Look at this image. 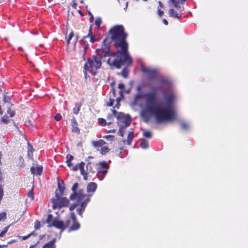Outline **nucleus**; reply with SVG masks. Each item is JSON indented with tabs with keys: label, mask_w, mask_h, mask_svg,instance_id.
I'll list each match as a JSON object with an SVG mask.
<instances>
[{
	"label": "nucleus",
	"mask_w": 248,
	"mask_h": 248,
	"mask_svg": "<svg viewBox=\"0 0 248 248\" xmlns=\"http://www.w3.org/2000/svg\"><path fill=\"white\" fill-rule=\"evenodd\" d=\"M163 95L167 104L163 107L160 105H156L157 93L155 90L136 94L134 97V102L138 103L140 100L144 99L145 104L144 106L141 104L140 107H143L147 112L153 114L157 123L171 121L176 117L173 104L176 97L171 90L164 91Z\"/></svg>",
	"instance_id": "obj_1"
},
{
	"label": "nucleus",
	"mask_w": 248,
	"mask_h": 248,
	"mask_svg": "<svg viewBox=\"0 0 248 248\" xmlns=\"http://www.w3.org/2000/svg\"><path fill=\"white\" fill-rule=\"evenodd\" d=\"M127 36L124 28L122 25L113 26L108 31L107 39L110 38L113 45L118 53L128 52V44L126 41Z\"/></svg>",
	"instance_id": "obj_2"
},
{
	"label": "nucleus",
	"mask_w": 248,
	"mask_h": 248,
	"mask_svg": "<svg viewBox=\"0 0 248 248\" xmlns=\"http://www.w3.org/2000/svg\"><path fill=\"white\" fill-rule=\"evenodd\" d=\"M108 62L111 69H120L123 67L122 71L118 75H121L124 78H128L129 73L128 68L132 63V58L129 52L122 53L116 59L108 60Z\"/></svg>",
	"instance_id": "obj_3"
},
{
	"label": "nucleus",
	"mask_w": 248,
	"mask_h": 248,
	"mask_svg": "<svg viewBox=\"0 0 248 248\" xmlns=\"http://www.w3.org/2000/svg\"><path fill=\"white\" fill-rule=\"evenodd\" d=\"M96 54L100 55L104 58L109 57V58L106 61V62L109 65L108 60L116 59L122 53H118V50L116 52H111L110 48V42H108L107 38L104 39L101 47L95 50Z\"/></svg>",
	"instance_id": "obj_4"
},
{
	"label": "nucleus",
	"mask_w": 248,
	"mask_h": 248,
	"mask_svg": "<svg viewBox=\"0 0 248 248\" xmlns=\"http://www.w3.org/2000/svg\"><path fill=\"white\" fill-rule=\"evenodd\" d=\"M79 184L78 183H75L73 185L71 190L72 194L70 196L71 200H77L78 203H86L87 204L90 201L91 195L85 193V190L83 188L78 189Z\"/></svg>",
	"instance_id": "obj_5"
},
{
	"label": "nucleus",
	"mask_w": 248,
	"mask_h": 248,
	"mask_svg": "<svg viewBox=\"0 0 248 248\" xmlns=\"http://www.w3.org/2000/svg\"><path fill=\"white\" fill-rule=\"evenodd\" d=\"M57 190L55 192L56 198L51 199L52 208L56 209L61 207L67 206L69 203V200L65 197H61Z\"/></svg>",
	"instance_id": "obj_6"
},
{
	"label": "nucleus",
	"mask_w": 248,
	"mask_h": 248,
	"mask_svg": "<svg viewBox=\"0 0 248 248\" xmlns=\"http://www.w3.org/2000/svg\"><path fill=\"white\" fill-rule=\"evenodd\" d=\"M112 112L118 121L125 124V126H129L130 125L131 119L129 115H125L123 112H118L114 109L112 110Z\"/></svg>",
	"instance_id": "obj_7"
},
{
	"label": "nucleus",
	"mask_w": 248,
	"mask_h": 248,
	"mask_svg": "<svg viewBox=\"0 0 248 248\" xmlns=\"http://www.w3.org/2000/svg\"><path fill=\"white\" fill-rule=\"evenodd\" d=\"M108 168L109 165L106 162H99L97 168V174L98 176L102 175L103 177L108 172Z\"/></svg>",
	"instance_id": "obj_8"
},
{
	"label": "nucleus",
	"mask_w": 248,
	"mask_h": 248,
	"mask_svg": "<svg viewBox=\"0 0 248 248\" xmlns=\"http://www.w3.org/2000/svg\"><path fill=\"white\" fill-rule=\"evenodd\" d=\"M85 165L84 162H81L79 164H77L74 166H73L72 170L76 171L79 169L80 171V174L83 176L84 179L87 180L88 172L87 170H86L84 169Z\"/></svg>",
	"instance_id": "obj_9"
},
{
	"label": "nucleus",
	"mask_w": 248,
	"mask_h": 248,
	"mask_svg": "<svg viewBox=\"0 0 248 248\" xmlns=\"http://www.w3.org/2000/svg\"><path fill=\"white\" fill-rule=\"evenodd\" d=\"M70 215L73 223L72 225L70 227H69L68 232H72L78 230V229H79L80 225L78 221L77 220L75 213L71 212Z\"/></svg>",
	"instance_id": "obj_10"
},
{
	"label": "nucleus",
	"mask_w": 248,
	"mask_h": 248,
	"mask_svg": "<svg viewBox=\"0 0 248 248\" xmlns=\"http://www.w3.org/2000/svg\"><path fill=\"white\" fill-rule=\"evenodd\" d=\"M48 227H54L60 230L61 232L64 231V222L62 220H59L57 219H54L52 223L48 225Z\"/></svg>",
	"instance_id": "obj_11"
},
{
	"label": "nucleus",
	"mask_w": 248,
	"mask_h": 248,
	"mask_svg": "<svg viewBox=\"0 0 248 248\" xmlns=\"http://www.w3.org/2000/svg\"><path fill=\"white\" fill-rule=\"evenodd\" d=\"M142 71L147 74L149 80L154 79L156 76V71L155 69H151L149 68H143Z\"/></svg>",
	"instance_id": "obj_12"
},
{
	"label": "nucleus",
	"mask_w": 248,
	"mask_h": 248,
	"mask_svg": "<svg viewBox=\"0 0 248 248\" xmlns=\"http://www.w3.org/2000/svg\"><path fill=\"white\" fill-rule=\"evenodd\" d=\"M97 184L94 182H90L87 186V192L89 195H91V197L93 194L97 189Z\"/></svg>",
	"instance_id": "obj_13"
},
{
	"label": "nucleus",
	"mask_w": 248,
	"mask_h": 248,
	"mask_svg": "<svg viewBox=\"0 0 248 248\" xmlns=\"http://www.w3.org/2000/svg\"><path fill=\"white\" fill-rule=\"evenodd\" d=\"M84 68L85 71L88 70L91 71L93 69H95V64L93 59L89 58L87 60V61L85 62Z\"/></svg>",
	"instance_id": "obj_14"
},
{
	"label": "nucleus",
	"mask_w": 248,
	"mask_h": 248,
	"mask_svg": "<svg viewBox=\"0 0 248 248\" xmlns=\"http://www.w3.org/2000/svg\"><path fill=\"white\" fill-rule=\"evenodd\" d=\"M92 26L93 25H90L87 35L84 36L83 37V39H85L87 38L90 37V42L92 43H93L95 42L98 41V40L95 37L94 35L93 34Z\"/></svg>",
	"instance_id": "obj_15"
},
{
	"label": "nucleus",
	"mask_w": 248,
	"mask_h": 248,
	"mask_svg": "<svg viewBox=\"0 0 248 248\" xmlns=\"http://www.w3.org/2000/svg\"><path fill=\"white\" fill-rule=\"evenodd\" d=\"M176 9L178 11H179V12H177L174 11V9H170L169 10V14L170 16V17H172L175 19H179L180 18V17L182 16V14H181L182 9H181V7L180 9L179 8L178 10L177 8H176Z\"/></svg>",
	"instance_id": "obj_16"
},
{
	"label": "nucleus",
	"mask_w": 248,
	"mask_h": 248,
	"mask_svg": "<svg viewBox=\"0 0 248 248\" xmlns=\"http://www.w3.org/2000/svg\"><path fill=\"white\" fill-rule=\"evenodd\" d=\"M104 58L100 56L99 55L96 54V55L94 56L93 61L95 64V69H99L102 65L101 60H103L104 62L106 61L105 60H103Z\"/></svg>",
	"instance_id": "obj_17"
},
{
	"label": "nucleus",
	"mask_w": 248,
	"mask_h": 248,
	"mask_svg": "<svg viewBox=\"0 0 248 248\" xmlns=\"http://www.w3.org/2000/svg\"><path fill=\"white\" fill-rule=\"evenodd\" d=\"M72 131L78 134L80 133V129L78 127V124L75 117H73L71 120Z\"/></svg>",
	"instance_id": "obj_18"
},
{
	"label": "nucleus",
	"mask_w": 248,
	"mask_h": 248,
	"mask_svg": "<svg viewBox=\"0 0 248 248\" xmlns=\"http://www.w3.org/2000/svg\"><path fill=\"white\" fill-rule=\"evenodd\" d=\"M43 171V167L42 166H37L34 167L32 166L31 168V171L33 174H38L40 175Z\"/></svg>",
	"instance_id": "obj_19"
},
{
	"label": "nucleus",
	"mask_w": 248,
	"mask_h": 248,
	"mask_svg": "<svg viewBox=\"0 0 248 248\" xmlns=\"http://www.w3.org/2000/svg\"><path fill=\"white\" fill-rule=\"evenodd\" d=\"M105 144H106V142L103 140H98L93 141L92 142L93 146L97 148V150H99V148H101Z\"/></svg>",
	"instance_id": "obj_20"
},
{
	"label": "nucleus",
	"mask_w": 248,
	"mask_h": 248,
	"mask_svg": "<svg viewBox=\"0 0 248 248\" xmlns=\"http://www.w3.org/2000/svg\"><path fill=\"white\" fill-rule=\"evenodd\" d=\"M96 164L94 162H88L86 165L88 173L90 172L94 173L96 169Z\"/></svg>",
	"instance_id": "obj_21"
},
{
	"label": "nucleus",
	"mask_w": 248,
	"mask_h": 248,
	"mask_svg": "<svg viewBox=\"0 0 248 248\" xmlns=\"http://www.w3.org/2000/svg\"><path fill=\"white\" fill-rule=\"evenodd\" d=\"M83 102H77L75 104L74 107L73 108V112L74 114L77 115L80 110L81 106L82 105Z\"/></svg>",
	"instance_id": "obj_22"
},
{
	"label": "nucleus",
	"mask_w": 248,
	"mask_h": 248,
	"mask_svg": "<svg viewBox=\"0 0 248 248\" xmlns=\"http://www.w3.org/2000/svg\"><path fill=\"white\" fill-rule=\"evenodd\" d=\"M34 150L33 148V146L31 145L30 143H28V153H27V156L29 159H32L33 157V153Z\"/></svg>",
	"instance_id": "obj_23"
},
{
	"label": "nucleus",
	"mask_w": 248,
	"mask_h": 248,
	"mask_svg": "<svg viewBox=\"0 0 248 248\" xmlns=\"http://www.w3.org/2000/svg\"><path fill=\"white\" fill-rule=\"evenodd\" d=\"M56 239L53 238L50 241L44 245L42 248H56Z\"/></svg>",
	"instance_id": "obj_24"
},
{
	"label": "nucleus",
	"mask_w": 248,
	"mask_h": 248,
	"mask_svg": "<svg viewBox=\"0 0 248 248\" xmlns=\"http://www.w3.org/2000/svg\"><path fill=\"white\" fill-rule=\"evenodd\" d=\"M80 203V208H78L77 209V213L80 216L82 217V213L84 211L87 204L86 203Z\"/></svg>",
	"instance_id": "obj_25"
},
{
	"label": "nucleus",
	"mask_w": 248,
	"mask_h": 248,
	"mask_svg": "<svg viewBox=\"0 0 248 248\" xmlns=\"http://www.w3.org/2000/svg\"><path fill=\"white\" fill-rule=\"evenodd\" d=\"M133 138H134L133 131H129L128 132V135L127 137V140H126V142H127V145H130L131 144V143H132Z\"/></svg>",
	"instance_id": "obj_26"
},
{
	"label": "nucleus",
	"mask_w": 248,
	"mask_h": 248,
	"mask_svg": "<svg viewBox=\"0 0 248 248\" xmlns=\"http://www.w3.org/2000/svg\"><path fill=\"white\" fill-rule=\"evenodd\" d=\"M66 160L65 162L67 164V165L69 167H71L73 166V163L71 161L74 159V156L72 155H67L66 157Z\"/></svg>",
	"instance_id": "obj_27"
},
{
	"label": "nucleus",
	"mask_w": 248,
	"mask_h": 248,
	"mask_svg": "<svg viewBox=\"0 0 248 248\" xmlns=\"http://www.w3.org/2000/svg\"><path fill=\"white\" fill-rule=\"evenodd\" d=\"M98 151L102 155H105L109 152L110 149L107 146H103Z\"/></svg>",
	"instance_id": "obj_28"
},
{
	"label": "nucleus",
	"mask_w": 248,
	"mask_h": 248,
	"mask_svg": "<svg viewBox=\"0 0 248 248\" xmlns=\"http://www.w3.org/2000/svg\"><path fill=\"white\" fill-rule=\"evenodd\" d=\"M127 126H125V124L124 125H121L119 129V134L121 137H123L124 136V133L125 132V129Z\"/></svg>",
	"instance_id": "obj_29"
},
{
	"label": "nucleus",
	"mask_w": 248,
	"mask_h": 248,
	"mask_svg": "<svg viewBox=\"0 0 248 248\" xmlns=\"http://www.w3.org/2000/svg\"><path fill=\"white\" fill-rule=\"evenodd\" d=\"M58 189H57V190L58 192L59 193V194L60 195V196L62 195L63 194L64 189H65L64 186H62L61 185V184L59 183H58Z\"/></svg>",
	"instance_id": "obj_30"
},
{
	"label": "nucleus",
	"mask_w": 248,
	"mask_h": 248,
	"mask_svg": "<svg viewBox=\"0 0 248 248\" xmlns=\"http://www.w3.org/2000/svg\"><path fill=\"white\" fill-rule=\"evenodd\" d=\"M140 147L143 149H146L149 147V142L146 140H142L140 142Z\"/></svg>",
	"instance_id": "obj_31"
},
{
	"label": "nucleus",
	"mask_w": 248,
	"mask_h": 248,
	"mask_svg": "<svg viewBox=\"0 0 248 248\" xmlns=\"http://www.w3.org/2000/svg\"><path fill=\"white\" fill-rule=\"evenodd\" d=\"M118 88L120 89V96H122V98L124 97L123 93L124 92V85L123 83H119L118 86Z\"/></svg>",
	"instance_id": "obj_32"
},
{
	"label": "nucleus",
	"mask_w": 248,
	"mask_h": 248,
	"mask_svg": "<svg viewBox=\"0 0 248 248\" xmlns=\"http://www.w3.org/2000/svg\"><path fill=\"white\" fill-rule=\"evenodd\" d=\"M159 82L162 84H165L167 85H170L171 84V81L168 78H162L160 79Z\"/></svg>",
	"instance_id": "obj_33"
},
{
	"label": "nucleus",
	"mask_w": 248,
	"mask_h": 248,
	"mask_svg": "<svg viewBox=\"0 0 248 248\" xmlns=\"http://www.w3.org/2000/svg\"><path fill=\"white\" fill-rule=\"evenodd\" d=\"M53 220V217L52 215L49 214L47 215L46 222L48 224V225H50L52 223Z\"/></svg>",
	"instance_id": "obj_34"
},
{
	"label": "nucleus",
	"mask_w": 248,
	"mask_h": 248,
	"mask_svg": "<svg viewBox=\"0 0 248 248\" xmlns=\"http://www.w3.org/2000/svg\"><path fill=\"white\" fill-rule=\"evenodd\" d=\"M102 23V19L101 17H97L95 20L94 24L96 26L97 28L99 29L100 28V25Z\"/></svg>",
	"instance_id": "obj_35"
},
{
	"label": "nucleus",
	"mask_w": 248,
	"mask_h": 248,
	"mask_svg": "<svg viewBox=\"0 0 248 248\" xmlns=\"http://www.w3.org/2000/svg\"><path fill=\"white\" fill-rule=\"evenodd\" d=\"M74 34L73 31L69 33L68 37H66L67 46H68L70 43V40L74 37Z\"/></svg>",
	"instance_id": "obj_36"
},
{
	"label": "nucleus",
	"mask_w": 248,
	"mask_h": 248,
	"mask_svg": "<svg viewBox=\"0 0 248 248\" xmlns=\"http://www.w3.org/2000/svg\"><path fill=\"white\" fill-rule=\"evenodd\" d=\"M98 122L100 125L104 126L107 124V123L106 120L102 118H100L98 119Z\"/></svg>",
	"instance_id": "obj_37"
},
{
	"label": "nucleus",
	"mask_w": 248,
	"mask_h": 248,
	"mask_svg": "<svg viewBox=\"0 0 248 248\" xmlns=\"http://www.w3.org/2000/svg\"><path fill=\"white\" fill-rule=\"evenodd\" d=\"M172 3L173 4L174 6L177 8L178 10L179 8H180V6L179 5V2L178 1L176 0H170Z\"/></svg>",
	"instance_id": "obj_38"
},
{
	"label": "nucleus",
	"mask_w": 248,
	"mask_h": 248,
	"mask_svg": "<svg viewBox=\"0 0 248 248\" xmlns=\"http://www.w3.org/2000/svg\"><path fill=\"white\" fill-rule=\"evenodd\" d=\"M143 135L144 137L149 139L152 137V133L150 131H145L143 132Z\"/></svg>",
	"instance_id": "obj_39"
},
{
	"label": "nucleus",
	"mask_w": 248,
	"mask_h": 248,
	"mask_svg": "<svg viewBox=\"0 0 248 248\" xmlns=\"http://www.w3.org/2000/svg\"><path fill=\"white\" fill-rule=\"evenodd\" d=\"M10 226L6 227L4 230L0 232V237H3L5 234L7 232Z\"/></svg>",
	"instance_id": "obj_40"
},
{
	"label": "nucleus",
	"mask_w": 248,
	"mask_h": 248,
	"mask_svg": "<svg viewBox=\"0 0 248 248\" xmlns=\"http://www.w3.org/2000/svg\"><path fill=\"white\" fill-rule=\"evenodd\" d=\"M121 97H122V96H120V97H118L116 99L117 103H116L114 108H118V109L120 108V105H121V104H120V100L121 99Z\"/></svg>",
	"instance_id": "obj_41"
},
{
	"label": "nucleus",
	"mask_w": 248,
	"mask_h": 248,
	"mask_svg": "<svg viewBox=\"0 0 248 248\" xmlns=\"http://www.w3.org/2000/svg\"><path fill=\"white\" fill-rule=\"evenodd\" d=\"M6 219V213L4 212L0 213V221Z\"/></svg>",
	"instance_id": "obj_42"
},
{
	"label": "nucleus",
	"mask_w": 248,
	"mask_h": 248,
	"mask_svg": "<svg viewBox=\"0 0 248 248\" xmlns=\"http://www.w3.org/2000/svg\"><path fill=\"white\" fill-rule=\"evenodd\" d=\"M4 195L3 189L2 186L0 184V202H1Z\"/></svg>",
	"instance_id": "obj_43"
},
{
	"label": "nucleus",
	"mask_w": 248,
	"mask_h": 248,
	"mask_svg": "<svg viewBox=\"0 0 248 248\" xmlns=\"http://www.w3.org/2000/svg\"><path fill=\"white\" fill-rule=\"evenodd\" d=\"M28 197L30 198L31 200H33L34 195L32 189L30 190L27 193Z\"/></svg>",
	"instance_id": "obj_44"
},
{
	"label": "nucleus",
	"mask_w": 248,
	"mask_h": 248,
	"mask_svg": "<svg viewBox=\"0 0 248 248\" xmlns=\"http://www.w3.org/2000/svg\"><path fill=\"white\" fill-rule=\"evenodd\" d=\"M86 9H87V6L86 7ZM87 10V12H88V14L89 15V16H90V20H91V21H92L93 19H94V17L93 16V15L92 14V13H91V12L89 10Z\"/></svg>",
	"instance_id": "obj_45"
},
{
	"label": "nucleus",
	"mask_w": 248,
	"mask_h": 248,
	"mask_svg": "<svg viewBox=\"0 0 248 248\" xmlns=\"http://www.w3.org/2000/svg\"><path fill=\"white\" fill-rule=\"evenodd\" d=\"M54 119L57 121H59L62 119V116L60 113L55 115Z\"/></svg>",
	"instance_id": "obj_46"
},
{
	"label": "nucleus",
	"mask_w": 248,
	"mask_h": 248,
	"mask_svg": "<svg viewBox=\"0 0 248 248\" xmlns=\"http://www.w3.org/2000/svg\"><path fill=\"white\" fill-rule=\"evenodd\" d=\"M78 202H77V203H74V204H72V205L70 206V207H69V210H70V211H73V210H74L75 209V208L77 206V205H78Z\"/></svg>",
	"instance_id": "obj_47"
},
{
	"label": "nucleus",
	"mask_w": 248,
	"mask_h": 248,
	"mask_svg": "<svg viewBox=\"0 0 248 248\" xmlns=\"http://www.w3.org/2000/svg\"><path fill=\"white\" fill-rule=\"evenodd\" d=\"M40 227V222L38 221V220H36L35 223H34V227L35 228L36 230H37Z\"/></svg>",
	"instance_id": "obj_48"
},
{
	"label": "nucleus",
	"mask_w": 248,
	"mask_h": 248,
	"mask_svg": "<svg viewBox=\"0 0 248 248\" xmlns=\"http://www.w3.org/2000/svg\"><path fill=\"white\" fill-rule=\"evenodd\" d=\"M18 160H19L18 165L20 166L22 165L24 163V159L21 156H19V157H18Z\"/></svg>",
	"instance_id": "obj_49"
},
{
	"label": "nucleus",
	"mask_w": 248,
	"mask_h": 248,
	"mask_svg": "<svg viewBox=\"0 0 248 248\" xmlns=\"http://www.w3.org/2000/svg\"><path fill=\"white\" fill-rule=\"evenodd\" d=\"M70 224V221L69 220H66L65 223H64V230L67 227L69 228V226Z\"/></svg>",
	"instance_id": "obj_50"
},
{
	"label": "nucleus",
	"mask_w": 248,
	"mask_h": 248,
	"mask_svg": "<svg viewBox=\"0 0 248 248\" xmlns=\"http://www.w3.org/2000/svg\"><path fill=\"white\" fill-rule=\"evenodd\" d=\"M181 127L184 129H187L188 127V124L186 123H182L181 124Z\"/></svg>",
	"instance_id": "obj_51"
},
{
	"label": "nucleus",
	"mask_w": 248,
	"mask_h": 248,
	"mask_svg": "<svg viewBox=\"0 0 248 248\" xmlns=\"http://www.w3.org/2000/svg\"><path fill=\"white\" fill-rule=\"evenodd\" d=\"M114 102V99L113 98H109L108 106L111 107L113 106Z\"/></svg>",
	"instance_id": "obj_52"
},
{
	"label": "nucleus",
	"mask_w": 248,
	"mask_h": 248,
	"mask_svg": "<svg viewBox=\"0 0 248 248\" xmlns=\"http://www.w3.org/2000/svg\"><path fill=\"white\" fill-rule=\"evenodd\" d=\"M33 232H33L29 233L28 235H27L26 236H24L21 237L22 238V240H26V239L29 238L31 235H32Z\"/></svg>",
	"instance_id": "obj_53"
},
{
	"label": "nucleus",
	"mask_w": 248,
	"mask_h": 248,
	"mask_svg": "<svg viewBox=\"0 0 248 248\" xmlns=\"http://www.w3.org/2000/svg\"><path fill=\"white\" fill-rule=\"evenodd\" d=\"M1 121L5 124H7L8 122L7 117H1Z\"/></svg>",
	"instance_id": "obj_54"
},
{
	"label": "nucleus",
	"mask_w": 248,
	"mask_h": 248,
	"mask_svg": "<svg viewBox=\"0 0 248 248\" xmlns=\"http://www.w3.org/2000/svg\"><path fill=\"white\" fill-rule=\"evenodd\" d=\"M114 138V136L110 135H106V136L104 137V138L107 139H109V138H110L111 139V140H113Z\"/></svg>",
	"instance_id": "obj_55"
},
{
	"label": "nucleus",
	"mask_w": 248,
	"mask_h": 248,
	"mask_svg": "<svg viewBox=\"0 0 248 248\" xmlns=\"http://www.w3.org/2000/svg\"><path fill=\"white\" fill-rule=\"evenodd\" d=\"M7 112L10 114V117H13L15 115V112L13 111H11V109L10 108L9 109V110H7Z\"/></svg>",
	"instance_id": "obj_56"
},
{
	"label": "nucleus",
	"mask_w": 248,
	"mask_h": 248,
	"mask_svg": "<svg viewBox=\"0 0 248 248\" xmlns=\"http://www.w3.org/2000/svg\"><path fill=\"white\" fill-rule=\"evenodd\" d=\"M158 14L160 16H163V15L164 14V11L160 9H158Z\"/></svg>",
	"instance_id": "obj_57"
},
{
	"label": "nucleus",
	"mask_w": 248,
	"mask_h": 248,
	"mask_svg": "<svg viewBox=\"0 0 248 248\" xmlns=\"http://www.w3.org/2000/svg\"><path fill=\"white\" fill-rule=\"evenodd\" d=\"M73 3L72 4L73 8L74 9H76L77 6V3L75 1V0H73Z\"/></svg>",
	"instance_id": "obj_58"
},
{
	"label": "nucleus",
	"mask_w": 248,
	"mask_h": 248,
	"mask_svg": "<svg viewBox=\"0 0 248 248\" xmlns=\"http://www.w3.org/2000/svg\"><path fill=\"white\" fill-rule=\"evenodd\" d=\"M141 89H142V87L140 85H138L137 87V91L138 92H140L141 91Z\"/></svg>",
	"instance_id": "obj_59"
},
{
	"label": "nucleus",
	"mask_w": 248,
	"mask_h": 248,
	"mask_svg": "<svg viewBox=\"0 0 248 248\" xmlns=\"http://www.w3.org/2000/svg\"><path fill=\"white\" fill-rule=\"evenodd\" d=\"M163 23H164L165 25H168V21H167L166 19H164L163 20Z\"/></svg>",
	"instance_id": "obj_60"
},
{
	"label": "nucleus",
	"mask_w": 248,
	"mask_h": 248,
	"mask_svg": "<svg viewBox=\"0 0 248 248\" xmlns=\"http://www.w3.org/2000/svg\"><path fill=\"white\" fill-rule=\"evenodd\" d=\"M111 90H112V93H113L114 96H115V95H116V91H115V89H114V88H112Z\"/></svg>",
	"instance_id": "obj_61"
},
{
	"label": "nucleus",
	"mask_w": 248,
	"mask_h": 248,
	"mask_svg": "<svg viewBox=\"0 0 248 248\" xmlns=\"http://www.w3.org/2000/svg\"><path fill=\"white\" fill-rule=\"evenodd\" d=\"M116 131V130L114 129H111V130H109L108 131V133H114Z\"/></svg>",
	"instance_id": "obj_62"
},
{
	"label": "nucleus",
	"mask_w": 248,
	"mask_h": 248,
	"mask_svg": "<svg viewBox=\"0 0 248 248\" xmlns=\"http://www.w3.org/2000/svg\"><path fill=\"white\" fill-rule=\"evenodd\" d=\"M78 39V34H76V37H75V44L76 43V42H77Z\"/></svg>",
	"instance_id": "obj_63"
},
{
	"label": "nucleus",
	"mask_w": 248,
	"mask_h": 248,
	"mask_svg": "<svg viewBox=\"0 0 248 248\" xmlns=\"http://www.w3.org/2000/svg\"><path fill=\"white\" fill-rule=\"evenodd\" d=\"M89 45L88 44L84 46V49L85 50L87 48L89 47Z\"/></svg>",
	"instance_id": "obj_64"
}]
</instances>
